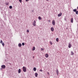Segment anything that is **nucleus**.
Segmentation results:
<instances>
[{
	"mask_svg": "<svg viewBox=\"0 0 78 78\" xmlns=\"http://www.w3.org/2000/svg\"><path fill=\"white\" fill-rule=\"evenodd\" d=\"M19 1L20 3H22V0H19Z\"/></svg>",
	"mask_w": 78,
	"mask_h": 78,
	"instance_id": "nucleus-27",
	"label": "nucleus"
},
{
	"mask_svg": "<svg viewBox=\"0 0 78 78\" xmlns=\"http://www.w3.org/2000/svg\"><path fill=\"white\" fill-rule=\"evenodd\" d=\"M52 23L54 26L55 25V21L54 20H52Z\"/></svg>",
	"mask_w": 78,
	"mask_h": 78,
	"instance_id": "nucleus-4",
	"label": "nucleus"
},
{
	"mask_svg": "<svg viewBox=\"0 0 78 78\" xmlns=\"http://www.w3.org/2000/svg\"><path fill=\"white\" fill-rule=\"evenodd\" d=\"M74 12H76V9H74L73 10Z\"/></svg>",
	"mask_w": 78,
	"mask_h": 78,
	"instance_id": "nucleus-16",
	"label": "nucleus"
},
{
	"mask_svg": "<svg viewBox=\"0 0 78 78\" xmlns=\"http://www.w3.org/2000/svg\"><path fill=\"white\" fill-rule=\"evenodd\" d=\"M28 1H29V0H26V2H28Z\"/></svg>",
	"mask_w": 78,
	"mask_h": 78,
	"instance_id": "nucleus-31",
	"label": "nucleus"
},
{
	"mask_svg": "<svg viewBox=\"0 0 78 78\" xmlns=\"http://www.w3.org/2000/svg\"><path fill=\"white\" fill-rule=\"evenodd\" d=\"M76 14H78V11H76Z\"/></svg>",
	"mask_w": 78,
	"mask_h": 78,
	"instance_id": "nucleus-23",
	"label": "nucleus"
},
{
	"mask_svg": "<svg viewBox=\"0 0 78 78\" xmlns=\"http://www.w3.org/2000/svg\"><path fill=\"white\" fill-rule=\"evenodd\" d=\"M51 30L52 31H54V28H53V27H52L51 28Z\"/></svg>",
	"mask_w": 78,
	"mask_h": 78,
	"instance_id": "nucleus-8",
	"label": "nucleus"
},
{
	"mask_svg": "<svg viewBox=\"0 0 78 78\" xmlns=\"http://www.w3.org/2000/svg\"><path fill=\"white\" fill-rule=\"evenodd\" d=\"M41 51H43V50H44V49H43V48H41Z\"/></svg>",
	"mask_w": 78,
	"mask_h": 78,
	"instance_id": "nucleus-24",
	"label": "nucleus"
},
{
	"mask_svg": "<svg viewBox=\"0 0 78 78\" xmlns=\"http://www.w3.org/2000/svg\"><path fill=\"white\" fill-rule=\"evenodd\" d=\"M71 47H72V45L70 43L69 44L68 47L69 48H71Z\"/></svg>",
	"mask_w": 78,
	"mask_h": 78,
	"instance_id": "nucleus-6",
	"label": "nucleus"
},
{
	"mask_svg": "<svg viewBox=\"0 0 78 78\" xmlns=\"http://www.w3.org/2000/svg\"><path fill=\"white\" fill-rule=\"evenodd\" d=\"M20 72H21V69H19L18 70V73H20Z\"/></svg>",
	"mask_w": 78,
	"mask_h": 78,
	"instance_id": "nucleus-11",
	"label": "nucleus"
},
{
	"mask_svg": "<svg viewBox=\"0 0 78 78\" xmlns=\"http://www.w3.org/2000/svg\"><path fill=\"white\" fill-rule=\"evenodd\" d=\"M33 70L34 71H36V68L35 67L34 68Z\"/></svg>",
	"mask_w": 78,
	"mask_h": 78,
	"instance_id": "nucleus-14",
	"label": "nucleus"
},
{
	"mask_svg": "<svg viewBox=\"0 0 78 78\" xmlns=\"http://www.w3.org/2000/svg\"><path fill=\"white\" fill-rule=\"evenodd\" d=\"M1 67L2 69H5L6 68V66L5 65H2L1 66Z\"/></svg>",
	"mask_w": 78,
	"mask_h": 78,
	"instance_id": "nucleus-3",
	"label": "nucleus"
},
{
	"mask_svg": "<svg viewBox=\"0 0 78 78\" xmlns=\"http://www.w3.org/2000/svg\"><path fill=\"white\" fill-rule=\"evenodd\" d=\"M46 1L47 2H48L49 1V0H46Z\"/></svg>",
	"mask_w": 78,
	"mask_h": 78,
	"instance_id": "nucleus-32",
	"label": "nucleus"
},
{
	"mask_svg": "<svg viewBox=\"0 0 78 78\" xmlns=\"http://www.w3.org/2000/svg\"><path fill=\"white\" fill-rule=\"evenodd\" d=\"M58 40H59V39H58V38H57L56 39V41H57V42H58Z\"/></svg>",
	"mask_w": 78,
	"mask_h": 78,
	"instance_id": "nucleus-19",
	"label": "nucleus"
},
{
	"mask_svg": "<svg viewBox=\"0 0 78 78\" xmlns=\"http://www.w3.org/2000/svg\"><path fill=\"white\" fill-rule=\"evenodd\" d=\"M23 72H26L27 71V69L26 68V67H25V66H23Z\"/></svg>",
	"mask_w": 78,
	"mask_h": 78,
	"instance_id": "nucleus-1",
	"label": "nucleus"
},
{
	"mask_svg": "<svg viewBox=\"0 0 78 78\" xmlns=\"http://www.w3.org/2000/svg\"><path fill=\"white\" fill-rule=\"evenodd\" d=\"M48 74H49V73H48Z\"/></svg>",
	"mask_w": 78,
	"mask_h": 78,
	"instance_id": "nucleus-34",
	"label": "nucleus"
},
{
	"mask_svg": "<svg viewBox=\"0 0 78 78\" xmlns=\"http://www.w3.org/2000/svg\"><path fill=\"white\" fill-rule=\"evenodd\" d=\"M56 73H57V75H58V70H56Z\"/></svg>",
	"mask_w": 78,
	"mask_h": 78,
	"instance_id": "nucleus-15",
	"label": "nucleus"
},
{
	"mask_svg": "<svg viewBox=\"0 0 78 78\" xmlns=\"http://www.w3.org/2000/svg\"><path fill=\"white\" fill-rule=\"evenodd\" d=\"M2 42H3V41H2V40H1V41H0V43H1V44L2 43Z\"/></svg>",
	"mask_w": 78,
	"mask_h": 78,
	"instance_id": "nucleus-28",
	"label": "nucleus"
},
{
	"mask_svg": "<svg viewBox=\"0 0 78 78\" xmlns=\"http://www.w3.org/2000/svg\"><path fill=\"white\" fill-rule=\"evenodd\" d=\"M36 21L34 20V23H33V25L34 26H36Z\"/></svg>",
	"mask_w": 78,
	"mask_h": 78,
	"instance_id": "nucleus-2",
	"label": "nucleus"
},
{
	"mask_svg": "<svg viewBox=\"0 0 78 78\" xmlns=\"http://www.w3.org/2000/svg\"><path fill=\"white\" fill-rule=\"evenodd\" d=\"M9 8L10 9H12V6H10L9 7Z\"/></svg>",
	"mask_w": 78,
	"mask_h": 78,
	"instance_id": "nucleus-17",
	"label": "nucleus"
},
{
	"mask_svg": "<svg viewBox=\"0 0 78 78\" xmlns=\"http://www.w3.org/2000/svg\"><path fill=\"white\" fill-rule=\"evenodd\" d=\"M33 50H35V47H33Z\"/></svg>",
	"mask_w": 78,
	"mask_h": 78,
	"instance_id": "nucleus-20",
	"label": "nucleus"
},
{
	"mask_svg": "<svg viewBox=\"0 0 78 78\" xmlns=\"http://www.w3.org/2000/svg\"><path fill=\"white\" fill-rule=\"evenodd\" d=\"M2 45H3V46H4L5 45V44H4V43L2 42Z\"/></svg>",
	"mask_w": 78,
	"mask_h": 78,
	"instance_id": "nucleus-21",
	"label": "nucleus"
},
{
	"mask_svg": "<svg viewBox=\"0 0 78 78\" xmlns=\"http://www.w3.org/2000/svg\"><path fill=\"white\" fill-rule=\"evenodd\" d=\"M5 5H9V3H6Z\"/></svg>",
	"mask_w": 78,
	"mask_h": 78,
	"instance_id": "nucleus-26",
	"label": "nucleus"
},
{
	"mask_svg": "<svg viewBox=\"0 0 78 78\" xmlns=\"http://www.w3.org/2000/svg\"><path fill=\"white\" fill-rule=\"evenodd\" d=\"M71 55H74V53H73V52L72 51L71 52Z\"/></svg>",
	"mask_w": 78,
	"mask_h": 78,
	"instance_id": "nucleus-13",
	"label": "nucleus"
},
{
	"mask_svg": "<svg viewBox=\"0 0 78 78\" xmlns=\"http://www.w3.org/2000/svg\"><path fill=\"white\" fill-rule=\"evenodd\" d=\"M18 46L19 47H22V44L21 43H20L18 44Z\"/></svg>",
	"mask_w": 78,
	"mask_h": 78,
	"instance_id": "nucleus-10",
	"label": "nucleus"
},
{
	"mask_svg": "<svg viewBox=\"0 0 78 78\" xmlns=\"http://www.w3.org/2000/svg\"><path fill=\"white\" fill-rule=\"evenodd\" d=\"M50 43L51 45H52V44H53V43H52V42L51 41H50Z\"/></svg>",
	"mask_w": 78,
	"mask_h": 78,
	"instance_id": "nucleus-22",
	"label": "nucleus"
},
{
	"mask_svg": "<svg viewBox=\"0 0 78 78\" xmlns=\"http://www.w3.org/2000/svg\"><path fill=\"white\" fill-rule=\"evenodd\" d=\"M40 72H42V70L41 69L40 70Z\"/></svg>",
	"mask_w": 78,
	"mask_h": 78,
	"instance_id": "nucleus-30",
	"label": "nucleus"
},
{
	"mask_svg": "<svg viewBox=\"0 0 78 78\" xmlns=\"http://www.w3.org/2000/svg\"><path fill=\"white\" fill-rule=\"evenodd\" d=\"M38 75V74L37 73H35V76L36 77H37V75Z\"/></svg>",
	"mask_w": 78,
	"mask_h": 78,
	"instance_id": "nucleus-12",
	"label": "nucleus"
},
{
	"mask_svg": "<svg viewBox=\"0 0 78 78\" xmlns=\"http://www.w3.org/2000/svg\"><path fill=\"white\" fill-rule=\"evenodd\" d=\"M22 45H23H23H25V43H22Z\"/></svg>",
	"mask_w": 78,
	"mask_h": 78,
	"instance_id": "nucleus-25",
	"label": "nucleus"
},
{
	"mask_svg": "<svg viewBox=\"0 0 78 78\" xmlns=\"http://www.w3.org/2000/svg\"><path fill=\"white\" fill-rule=\"evenodd\" d=\"M71 23H73V19L72 18L71 19Z\"/></svg>",
	"mask_w": 78,
	"mask_h": 78,
	"instance_id": "nucleus-7",
	"label": "nucleus"
},
{
	"mask_svg": "<svg viewBox=\"0 0 78 78\" xmlns=\"http://www.w3.org/2000/svg\"><path fill=\"white\" fill-rule=\"evenodd\" d=\"M38 19H39V20H41V17L40 16H39Z\"/></svg>",
	"mask_w": 78,
	"mask_h": 78,
	"instance_id": "nucleus-18",
	"label": "nucleus"
},
{
	"mask_svg": "<svg viewBox=\"0 0 78 78\" xmlns=\"http://www.w3.org/2000/svg\"><path fill=\"white\" fill-rule=\"evenodd\" d=\"M48 22H50V20H48Z\"/></svg>",
	"mask_w": 78,
	"mask_h": 78,
	"instance_id": "nucleus-33",
	"label": "nucleus"
},
{
	"mask_svg": "<svg viewBox=\"0 0 78 78\" xmlns=\"http://www.w3.org/2000/svg\"><path fill=\"white\" fill-rule=\"evenodd\" d=\"M29 30H27V33H29Z\"/></svg>",
	"mask_w": 78,
	"mask_h": 78,
	"instance_id": "nucleus-29",
	"label": "nucleus"
},
{
	"mask_svg": "<svg viewBox=\"0 0 78 78\" xmlns=\"http://www.w3.org/2000/svg\"><path fill=\"white\" fill-rule=\"evenodd\" d=\"M61 16H62V13L61 12L58 14V17H60Z\"/></svg>",
	"mask_w": 78,
	"mask_h": 78,
	"instance_id": "nucleus-5",
	"label": "nucleus"
},
{
	"mask_svg": "<svg viewBox=\"0 0 78 78\" xmlns=\"http://www.w3.org/2000/svg\"><path fill=\"white\" fill-rule=\"evenodd\" d=\"M45 56L46 58H48V54H46L45 55Z\"/></svg>",
	"mask_w": 78,
	"mask_h": 78,
	"instance_id": "nucleus-9",
	"label": "nucleus"
}]
</instances>
